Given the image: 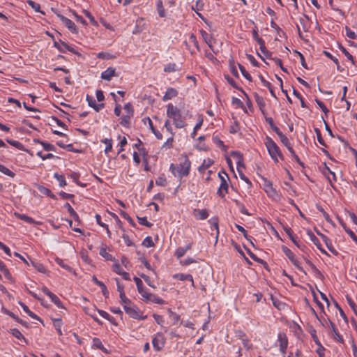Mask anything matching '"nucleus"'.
I'll return each instance as SVG.
<instances>
[{
  "label": "nucleus",
  "mask_w": 357,
  "mask_h": 357,
  "mask_svg": "<svg viewBox=\"0 0 357 357\" xmlns=\"http://www.w3.org/2000/svg\"><path fill=\"white\" fill-rule=\"evenodd\" d=\"M152 344L155 350L160 351L164 347L163 336L158 333L152 340Z\"/></svg>",
  "instance_id": "obj_12"
},
{
  "label": "nucleus",
  "mask_w": 357,
  "mask_h": 357,
  "mask_svg": "<svg viewBox=\"0 0 357 357\" xmlns=\"http://www.w3.org/2000/svg\"><path fill=\"white\" fill-rule=\"evenodd\" d=\"M55 260V262L59 265L61 268H63V269L68 271V272L70 273H72L73 271V268H71L69 265H68L67 264H66L64 262V261L62 259H60L59 257H56L54 259Z\"/></svg>",
  "instance_id": "obj_32"
},
{
  "label": "nucleus",
  "mask_w": 357,
  "mask_h": 357,
  "mask_svg": "<svg viewBox=\"0 0 357 357\" xmlns=\"http://www.w3.org/2000/svg\"><path fill=\"white\" fill-rule=\"evenodd\" d=\"M307 234L309 236L310 240L317 246V248L321 247V244L320 243L319 240L315 236L312 231L307 230Z\"/></svg>",
  "instance_id": "obj_44"
},
{
  "label": "nucleus",
  "mask_w": 357,
  "mask_h": 357,
  "mask_svg": "<svg viewBox=\"0 0 357 357\" xmlns=\"http://www.w3.org/2000/svg\"><path fill=\"white\" fill-rule=\"evenodd\" d=\"M255 98L257 104L259 105L260 109L262 111L263 108L265 107L264 98L261 96H259L257 93H255Z\"/></svg>",
  "instance_id": "obj_56"
},
{
  "label": "nucleus",
  "mask_w": 357,
  "mask_h": 357,
  "mask_svg": "<svg viewBox=\"0 0 357 357\" xmlns=\"http://www.w3.org/2000/svg\"><path fill=\"white\" fill-rule=\"evenodd\" d=\"M119 213L121 215V217H123L124 219L128 220V222L131 225L132 227H136V224L135 223L133 220L126 211L121 210Z\"/></svg>",
  "instance_id": "obj_46"
},
{
  "label": "nucleus",
  "mask_w": 357,
  "mask_h": 357,
  "mask_svg": "<svg viewBox=\"0 0 357 357\" xmlns=\"http://www.w3.org/2000/svg\"><path fill=\"white\" fill-rule=\"evenodd\" d=\"M236 335L240 340H241L243 347L247 349L250 350L252 347V344L249 343V339L248 338L246 334L242 331H237L236 332Z\"/></svg>",
  "instance_id": "obj_13"
},
{
  "label": "nucleus",
  "mask_w": 357,
  "mask_h": 357,
  "mask_svg": "<svg viewBox=\"0 0 357 357\" xmlns=\"http://www.w3.org/2000/svg\"><path fill=\"white\" fill-rule=\"evenodd\" d=\"M143 301H144L146 302H151L153 303H157V304H163L164 303V301L161 298H160L151 293H145V294L144 295Z\"/></svg>",
  "instance_id": "obj_14"
},
{
  "label": "nucleus",
  "mask_w": 357,
  "mask_h": 357,
  "mask_svg": "<svg viewBox=\"0 0 357 357\" xmlns=\"http://www.w3.org/2000/svg\"><path fill=\"white\" fill-rule=\"evenodd\" d=\"M340 50L342 52V53L345 55V56L350 60L353 64L355 63L354 59L353 56L342 45H340Z\"/></svg>",
  "instance_id": "obj_59"
},
{
  "label": "nucleus",
  "mask_w": 357,
  "mask_h": 357,
  "mask_svg": "<svg viewBox=\"0 0 357 357\" xmlns=\"http://www.w3.org/2000/svg\"><path fill=\"white\" fill-rule=\"evenodd\" d=\"M213 142L220 148H221L223 151H227V146H225L223 141H222L218 135L213 136Z\"/></svg>",
  "instance_id": "obj_42"
},
{
  "label": "nucleus",
  "mask_w": 357,
  "mask_h": 357,
  "mask_svg": "<svg viewBox=\"0 0 357 357\" xmlns=\"http://www.w3.org/2000/svg\"><path fill=\"white\" fill-rule=\"evenodd\" d=\"M139 224L141 225L146 226L147 227H151L153 224L147 220L146 217H137Z\"/></svg>",
  "instance_id": "obj_55"
},
{
  "label": "nucleus",
  "mask_w": 357,
  "mask_h": 357,
  "mask_svg": "<svg viewBox=\"0 0 357 357\" xmlns=\"http://www.w3.org/2000/svg\"><path fill=\"white\" fill-rule=\"evenodd\" d=\"M12 335L19 340H22L26 344H29L27 339H26L21 332L17 328H11L8 331Z\"/></svg>",
  "instance_id": "obj_20"
},
{
  "label": "nucleus",
  "mask_w": 357,
  "mask_h": 357,
  "mask_svg": "<svg viewBox=\"0 0 357 357\" xmlns=\"http://www.w3.org/2000/svg\"><path fill=\"white\" fill-rule=\"evenodd\" d=\"M264 181V189L266 192L267 195L273 199L278 198V194L277 190L273 187V183L266 178H263Z\"/></svg>",
  "instance_id": "obj_6"
},
{
  "label": "nucleus",
  "mask_w": 357,
  "mask_h": 357,
  "mask_svg": "<svg viewBox=\"0 0 357 357\" xmlns=\"http://www.w3.org/2000/svg\"><path fill=\"white\" fill-rule=\"evenodd\" d=\"M265 145L268 150V152L271 156V158L275 161L278 162V158H280L281 160H284V157L280 151L279 146L277 144L268 136H266Z\"/></svg>",
  "instance_id": "obj_1"
},
{
  "label": "nucleus",
  "mask_w": 357,
  "mask_h": 357,
  "mask_svg": "<svg viewBox=\"0 0 357 357\" xmlns=\"http://www.w3.org/2000/svg\"><path fill=\"white\" fill-rule=\"evenodd\" d=\"M132 115L126 114L121 117L120 124L125 128H130V120L132 117Z\"/></svg>",
  "instance_id": "obj_34"
},
{
  "label": "nucleus",
  "mask_w": 357,
  "mask_h": 357,
  "mask_svg": "<svg viewBox=\"0 0 357 357\" xmlns=\"http://www.w3.org/2000/svg\"><path fill=\"white\" fill-rule=\"evenodd\" d=\"M116 75V69L112 67H109L105 71L102 72L100 77L104 80L110 81L112 77Z\"/></svg>",
  "instance_id": "obj_15"
},
{
  "label": "nucleus",
  "mask_w": 357,
  "mask_h": 357,
  "mask_svg": "<svg viewBox=\"0 0 357 357\" xmlns=\"http://www.w3.org/2000/svg\"><path fill=\"white\" fill-rule=\"evenodd\" d=\"M178 94L176 89L174 88H168L165 96L162 98L163 101H167L171 100L172 98L176 97Z\"/></svg>",
  "instance_id": "obj_22"
},
{
  "label": "nucleus",
  "mask_w": 357,
  "mask_h": 357,
  "mask_svg": "<svg viewBox=\"0 0 357 357\" xmlns=\"http://www.w3.org/2000/svg\"><path fill=\"white\" fill-rule=\"evenodd\" d=\"M282 250L292 264L300 271H303V268L300 266V262L295 258V255L287 246L282 245Z\"/></svg>",
  "instance_id": "obj_7"
},
{
  "label": "nucleus",
  "mask_w": 357,
  "mask_h": 357,
  "mask_svg": "<svg viewBox=\"0 0 357 357\" xmlns=\"http://www.w3.org/2000/svg\"><path fill=\"white\" fill-rule=\"evenodd\" d=\"M229 67H230V72L236 78H238L239 77V75H238V70L236 69V67L234 64V60H231L229 61Z\"/></svg>",
  "instance_id": "obj_58"
},
{
  "label": "nucleus",
  "mask_w": 357,
  "mask_h": 357,
  "mask_svg": "<svg viewBox=\"0 0 357 357\" xmlns=\"http://www.w3.org/2000/svg\"><path fill=\"white\" fill-rule=\"evenodd\" d=\"M120 299H121V304L124 305H131L132 304V301L128 298L125 294V293H121V294L119 295Z\"/></svg>",
  "instance_id": "obj_61"
},
{
  "label": "nucleus",
  "mask_w": 357,
  "mask_h": 357,
  "mask_svg": "<svg viewBox=\"0 0 357 357\" xmlns=\"http://www.w3.org/2000/svg\"><path fill=\"white\" fill-rule=\"evenodd\" d=\"M235 226H236V229H237L240 232H241V233L243 234V236H244L247 240H248L249 241H250L251 244H252L253 246H255L254 243H252V237L249 236L248 235V234H247V231H246V230H245V229L242 226H241V225H239L236 224V225H235Z\"/></svg>",
  "instance_id": "obj_43"
},
{
  "label": "nucleus",
  "mask_w": 357,
  "mask_h": 357,
  "mask_svg": "<svg viewBox=\"0 0 357 357\" xmlns=\"http://www.w3.org/2000/svg\"><path fill=\"white\" fill-rule=\"evenodd\" d=\"M167 183V178L165 174H161L155 181V184L158 186H165Z\"/></svg>",
  "instance_id": "obj_53"
},
{
  "label": "nucleus",
  "mask_w": 357,
  "mask_h": 357,
  "mask_svg": "<svg viewBox=\"0 0 357 357\" xmlns=\"http://www.w3.org/2000/svg\"><path fill=\"white\" fill-rule=\"evenodd\" d=\"M82 13L84 15L90 20V22L92 24H97V22L96 21L94 17L91 15V13L87 10H83Z\"/></svg>",
  "instance_id": "obj_64"
},
{
  "label": "nucleus",
  "mask_w": 357,
  "mask_h": 357,
  "mask_svg": "<svg viewBox=\"0 0 357 357\" xmlns=\"http://www.w3.org/2000/svg\"><path fill=\"white\" fill-rule=\"evenodd\" d=\"M167 115L169 119H172L175 127L178 128V109L172 103H169L167 105Z\"/></svg>",
  "instance_id": "obj_4"
},
{
  "label": "nucleus",
  "mask_w": 357,
  "mask_h": 357,
  "mask_svg": "<svg viewBox=\"0 0 357 357\" xmlns=\"http://www.w3.org/2000/svg\"><path fill=\"white\" fill-rule=\"evenodd\" d=\"M307 264L310 266L312 271L314 273L316 276L321 280L324 278L321 271L316 267V266L310 260L306 261Z\"/></svg>",
  "instance_id": "obj_33"
},
{
  "label": "nucleus",
  "mask_w": 357,
  "mask_h": 357,
  "mask_svg": "<svg viewBox=\"0 0 357 357\" xmlns=\"http://www.w3.org/2000/svg\"><path fill=\"white\" fill-rule=\"evenodd\" d=\"M14 215L19 220H23L31 225H39L40 223L33 220L31 217L26 215V214L19 213L15 212Z\"/></svg>",
  "instance_id": "obj_17"
},
{
  "label": "nucleus",
  "mask_w": 357,
  "mask_h": 357,
  "mask_svg": "<svg viewBox=\"0 0 357 357\" xmlns=\"http://www.w3.org/2000/svg\"><path fill=\"white\" fill-rule=\"evenodd\" d=\"M54 178L59 181V186L61 188H64L67 185L66 178L63 175L59 174L58 173H54Z\"/></svg>",
  "instance_id": "obj_38"
},
{
  "label": "nucleus",
  "mask_w": 357,
  "mask_h": 357,
  "mask_svg": "<svg viewBox=\"0 0 357 357\" xmlns=\"http://www.w3.org/2000/svg\"><path fill=\"white\" fill-rule=\"evenodd\" d=\"M278 341L279 342L280 351L284 356L288 346V339L286 334L284 333H279Z\"/></svg>",
  "instance_id": "obj_9"
},
{
  "label": "nucleus",
  "mask_w": 357,
  "mask_h": 357,
  "mask_svg": "<svg viewBox=\"0 0 357 357\" xmlns=\"http://www.w3.org/2000/svg\"><path fill=\"white\" fill-rule=\"evenodd\" d=\"M52 320L53 321V326L56 330L58 335L61 336L63 335L61 331V326L63 325L62 319L61 318H52Z\"/></svg>",
  "instance_id": "obj_23"
},
{
  "label": "nucleus",
  "mask_w": 357,
  "mask_h": 357,
  "mask_svg": "<svg viewBox=\"0 0 357 357\" xmlns=\"http://www.w3.org/2000/svg\"><path fill=\"white\" fill-rule=\"evenodd\" d=\"M190 161L186 155H182L180 157V176L188 175L190 169Z\"/></svg>",
  "instance_id": "obj_5"
},
{
  "label": "nucleus",
  "mask_w": 357,
  "mask_h": 357,
  "mask_svg": "<svg viewBox=\"0 0 357 357\" xmlns=\"http://www.w3.org/2000/svg\"><path fill=\"white\" fill-rule=\"evenodd\" d=\"M240 71L241 72L243 76L248 79L249 82L252 81V78L250 73L245 70V67L243 66L241 64H238Z\"/></svg>",
  "instance_id": "obj_45"
},
{
  "label": "nucleus",
  "mask_w": 357,
  "mask_h": 357,
  "mask_svg": "<svg viewBox=\"0 0 357 357\" xmlns=\"http://www.w3.org/2000/svg\"><path fill=\"white\" fill-rule=\"evenodd\" d=\"M6 142L10 144L11 146L20 149V150H22L23 149V145L21 142H18V141H16V140H13V139H6Z\"/></svg>",
  "instance_id": "obj_57"
},
{
  "label": "nucleus",
  "mask_w": 357,
  "mask_h": 357,
  "mask_svg": "<svg viewBox=\"0 0 357 357\" xmlns=\"http://www.w3.org/2000/svg\"><path fill=\"white\" fill-rule=\"evenodd\" d=\"M208 222L214 227L216 230V241L218 240L219 235V228H218V217H213L208 220Z\"/></svg>",
  "instance_id": "obj_39"
},
{
  "label": "nucleus",
  "mask_w": 357,
  "mask_h": 357,
  "mask_svg": "<svg viewBox=\"0 0 357 357\" xmlns=\"http://www.w3.org/2000/svg\"><path fill=\"white\" fill-rule=\"evenodd\" d=\"M193 244L192 240L188 241L187 245L185 247L180 248V257H183L188 250L191 249L192 245Z\"/></svg>",
  "instance_id": "obj_49"
},
{
  "label": "nucleus",
  "mask_w": 357,
  "mask_h": 357,
  "mask_svg": "<svg viewBox=\"0 0 357 357\" xmlns=\"http://www.w3.org/2000/svg\"><path fill=\"white\" fill-rule=\"evenodd\" d=\"M92 281L94 284L98 285L99 287V288L101 289L103 296L105 298H108L109 297V291L107 290L106 285L102 282L98 280V278L95 275H93L92 277Z\"/></svg>",
  "instance_id": "obj_18"
},
{
  "label": "nucleus",
  "mask_w": 357,
  "mask_h": 357,
  "mask_svg": "<svg viewBox=\"0 0 357 357\" xmlns=\"http://www.w3.org/2000/svg\"><path fill=\"white\" fill-rule=\"evenodd\" d=\"M27 4L30 6L36 12H38L41 13L42 15H45V13L40 10V6L39 3L32 1V0H28L26 1Z\"/></svg>",
  "instance_id": "obj_37"
},
{
  "label": "nucleus",
  "mask_w": 357,
  "mask_h": 357,
  "mask_svg": "<svg viewBox=\"0 0 357 357\" xmlns=\"http://www.w3.org/2000/svg\"><path fill=\"white\" fill-rule=\"evenodd\" d=\"M102 143L106 144V147L105 149V153H107L109 151L112 150V139L105 138L101 141Z\"/></svg>",
  "instance_id": "obj_50"
},
{
  "label": "nucleus",
  "mask_w": 357,
  "mask_h": 357,
  "mask_svg": "<svg viewBox=\"0 0 357 357\" xmlns=\"http://www.w3.org/2000/svg\"><path fill=\"white\" fill-rule=\"evenodd\" d=\"M346 299H347V301L349 304V305L350 306V307L352 309V310L354 311V313H356L357 312V306L355 304V303L354 302V301L351 299V298L347 295L346 296Z\"/></svg>",
  "instance_id": "obj_63"
},
{
  "label": "nucleus",
  "mask_w": 357,
  "mask_h": 357,
  "mask_svg": "<svg viewBox=\"0 0 357 357\" xmlns=\"http://www.w3.org/2000/svg\"><path fill=\"white\" fill-rule=\"evenodd\" d=\"M97 58L100 59L109 60L116 59V56L114 54H112L109 52H100L98 53Z\"/></svg>",
  "instance_id": "obj_36"
},
{
  "label": "nucleus",
  "mask_w": 357,
  "mask_h": 357,
  "mask_svg": "<svg viewBox=\"0 0 357 357\" xmlns=\"http://www.w3.org/2000/svg\"><path fill=\"white\" fill-rule=\"evenodd\" d=\"M142 245L146 248L153 247L154 245V243H153L152 238L151 236H146L144 239V241L142 242Z\"/></svg>",
  "instance_id": "obj_62"
},
{
  "label": "nucleus",
  "mask_w": 357,
  "mask_h": 357,
  "mask_svg": "<svg viewBox=\"0 0 357 357\" xmlns=\"http://www.w3.org/2000/svg\"><path fill=\"white\" fill-rule=\"evenodd\" d=\"M99 254H100V255L101 257L105 258V260H107V261H115V258L112 255L109 254L107 252L106 247L101 248L100 250Z\"/></svg>",
  "instance_id": "obj_29"
},
{
  "label": "nucleus",
  "mask_w": 357,
  "mask_h": 357,
  "mask_svg": "<svg viewBox=\"0 0 357 357\" xmlns=\"http://www.w3.org/2000/svg\"><path fill=\"white\" fill-rule=\"evenodd\" d=\"M218 176L221 181L220 185L217 191V194L224 197L226 194L228 193V184L226 178H229L228 174L225 170H222L218 173Z\"/></svg>",
  "instance_id": "obj_3"
},
{
  "label": "nucleus",
  "mask_w": 357,
  "mask_h": 357,
  "mask_svg": "<svg viewBox=\"0 0 357 357\" xmlns=\"http://www.w3.org/2000/svg\"><path fill=\"white\" fill-rule=\"evenodd\" d=\"M37 156L40 157L43 160H45L47 159H52V158H59V157L55 156L52 153H47V154H43V152L41 151H38L36 153Z\"/></svg>",
  "instance_id": "obj_51"
},
{
  "label": "nucleus",
  "mask_w": 357,
  "mask_h": 357,
  "mask_svg": "<svg viewBox=\"0 0 357 357\" xmlns=\"http://www.w3.org/2000/svg\"><path fill=\"white\" fill-rule=\"evenodd\" d=\"M41 289L42 291L47 295L59 308H64V306L59 297L51 292L47 287L43 286Z\"/></svg>",
  "instance_id": "obj_8"
},
{
  "label": "nucleus",
  "mask_w": 357,
  "mask_h": 357,
  "mask_svg": "<svg viewBox=\"0 0 357 357\" xmlns=\"http://www.w3.org/2000/svg\"><path fill=\"white\" fill-rule=\"evenodd\" d=\"M271 300L273 302V305L278 310L284 309L285 304L280 301L278 300L277 298H274L273 296H271Z\"/></svg>",
  "instance_id": "obj_52"
},
{
  "label": "nucleus",
  "mask_w": 357,
  "mask_h": 357,
  "mask_svg": "<svg viewBox=\"0 0 357 357\" xmlns=\"http://www.w3.org/2000/svg\"><path fill=\"white\" fill-rule=\"evenodd\" d=\"M68 176L70 178L73 179V181L78 185V186H80V187H84L85 186V184L82 183V182L79 181V177H80V174L78 173V172H71L70 174H68Z\"/></svg>",
  "instance_id": "obj_28"
},
{
  "label": "nucleus",
  "mask_w": 357,
  "mask_h": 357,
  "mask_svg": "<svg viewBox=\"0 0 357 357\" xmlns=\"http://www.w3.org/2000/svg\"><path fill=\"white\" fill-rule=\"evenodd\" d=\"M195 215L197 219L205 220L208 217V213L206 209L195 210Z\"/></svg>",
  "instance_id": "obj_31"
},
{
  "label": "nucleus",
  "mask_w": 357,
  "mask_h": 357,
  "mask_svg": "<svg viewBox=\"0 0 357 357\" xmlns=\"http://www.w3.org/2000/svg\"><path fill=\"white\" fill-rule=\"evenodd\" d=\"M213 163V161L210 158H208L207 160H204L203 161V163L202 164V165L199 166L198 168L199 172L200 173H203L206 169H208L210 166H211Z\"/></svg>",
  "instance_id": "obj_35"
},
{
  "label": "nucleus",
  "mask_w": 357,
  "mask_h": 357,
  "mask_svg": "<svg viewBox=\"0 0 357 357\" xmlns=\"http://www.w3.org/2000/svg\"><path fill=\"white\" fill-rule=\"evenodd\" d=\"M60 42H61V45L64 47L66 52L69 51V52H72L73 54L77 55L78 56H82L81 53H79L77 50V49H76L77 47L75 45H69L67 43L61 40V39H60Z\"/></svg>",
  "instance_id": "obj_21"
},
{
  "label": "nucleus",
  "mask_w": 357,
  "mask_h": 357,
  "mask_svg": "<svg viewBox=\"0 0 357 357\" xmlns=\"http://www.w3.org/2000/svg\"><path fill=\"white\" fill-rule=\"evenodd\" d=\"M282 227H283L284 231L288 235V236L291 240V241L294 243V244L297 245L298 241L296 240V237L293 234L292 229L287 225H283Z\"/></svg>",
  "instance_id": "obj_30"
},
{
  "label": "nucleus",
  "mask_w": 357,
  "mask_h": 357,
  "mask_svg": "<svg viewBox=\"0 0 357 357\" xmlns=\"http://www.w3.org/2000/svg\"><path fill=\"white\" fill-rule=\"evenodd\" d=\"M157 10L158 13V15L160 17H164L165 16V9L162 5V1L161 0H158L157 3Z\"/></svg>",
  "instance_id": "obj_47"
},
{
  "label": "nucleus",
  "mask_w": 357,
  "mask_h": 357,
  "mask_svg": "<svg viewBox=\"0 0 357 357\" xmlns=\"http://www.w3.org/2000/svg\"><path fill=\"white\" fill-rule=\"evenodd\" d=\"M150 128L152 130L153 133L155 135V137L158 139H162V135L156 129L154 128L152 121L148 118Z\"/></svg>",
  "instance_id": "obj_48"
},
{
  "label": "nucleus",
  "mask_w": 357,
  "mask_h": 357,
  "mask_svg": "<svg viewBox=\"0 0 357 357\" xmlns=\"http://www.w3.org/2000/svg\"><path fill=\"white\" fill-rule=\"evenodd\" d=\"M43 147L46 151H56V148L53 144L47 142L43 143Z\"/></svg>",
  "instance_id": "obj_60"
},
{
  "label": "nucleus",
  "mask_w": 357,
  "mask_h": 357,
  "mask_svg": "<svg viewBox=\"0 0 357 357\" xmlns=\"http://www.w3.org/2000/svg\"><path fill=\"white\" fill-rule=\"evenodd\" d=\"M322 240L324 241L327 248L334 255H337L338 252L334 248V247L332 245L331 240L328 238L326 236H321Z\"/></svg>",
  "instance_id": "obj_25"
},
{
  "label": "nucleus",
  "mask_w": 357,
  "mask_h": 357,
  "mask_svg": "<svg viewBox=\"0 0 357 357\" xmlns=\"http://www.w3.org/2000/svg\"><path fill=\"white\" fill-rule=\"evenodd\" d=\"M328 324L331 328V331L333 333V339L340 342L343 344L344 342L342 335L338 332V330L337 327L335 326V324L332 322L330 319H328Z\"/></svg>",
  "instance_id": "obj_11"
},
{
  "label": "nucleus",
  "mask_w": 357,
  "mask_h": 357,
  "mask_svg": "<svg viewBox=\"0 0 357 357\" xmlns=\"http://www.w3.org/2000/svg\"><path fill=\"white\" fill-rule=\"evenodd\" d=\"M29 266L31 265L33 268H35L38 272L41 273H47V269L46 268L43 266V264H41L40 261H38L35 259H33L30 257H29Z\"/></svg>",
  "instance_id": "obj_16"
},
{
  "label": "nucleus",
  "mask_w": 357,
  "mask_h": 357,
  "mask_svg": "<svg viewBox=\"0 0 357 357\" xmlns=\"http://www.w3.org/2000/svg\"><path fill=\"white\" fill-rule=\"evenodd\" d=\"M123 310H125L126 313L132 319L137 320H145L147 319V315L140 314L139 310L134 303L129 305H124Z\"/></svg>",
  "instance_id": "obj_2"
},
{
  "label": "nucleus",
  "mask_w": 357,
  "mask_h": 357,
  "mask_svg": "<svg viewBox=\"0 0 357 357\" xmlns=\"http://www.w3.org/2000/svg\"><path fill=\"white\" fill-rule=\"evenodd\" d=\"M38 189L40 193L53 199H57L56 196L49 188L44 186H39Z\"/></svg>",
  "instance_id": "obj_26"
},
{
  "label": "nucleus",
  "mask_w": 357,
  "mask_h": 357,
  "mask_svg": "<svg viewBox=\"0 0 357 357\" xmlns=\"http://www.w3.org/2000/svg\"><path fill=\"white\" fill-rule=\"evenodd\" d=\"M180 280L188 281L190 282V287H194V280H193L192 275L180 273Z\"/></svg>",
  "instance_id": "obj_41"
},
{
  "label": "nucleus",
  "mask_w": 357,
  "mask_h": 357,
  "mask_svg": "<svg viewBox=\"0 0 357 357\" xmlns=\"http://www.w3.org/2000/svg\"><path fill=\"white\" fill-rule=\"evenodd\" d=\"M133 280L135 282L138 292L144 298V295L145 294V293H147V292L144 289L143 282H142V280L137 277H134Z\"/></svg>",
  "instance_id": "obj_27"
},
{
  "label": "nucleus",
  "mask_w": 357,
  "mask_h": 357,
  "mask_svg": "<svg viewBox=\"0 0 357 357\" xmlns=\"http://www.w3.org/2000/svg\"><path fill=\"white\" fill-rule=\"evenodd\" d=\"M0 172L3 173V174L8 176L11 178L15 177V173L13 171L10 170L8 168H7L6 166H4L2 164H0Z\"/></svg>",
  "instance_id": "obj_40"
},
{
  "label": "nucleus",
  "mask_w": 357,
  "mask_h": 357,
  "mask_svg": "<svg viewBox=\"0 0 357 357\" xmlns=\"http://www.w3.org/2000/svg\"><path fill=\"white\" fill-rule=\"evenodd\" d=\"M92 349H98L101 350L105 354H108V350L103 346L101 340L98 337L93 338V344L91 346Z\"/></svg>",
  "instance_id": "obj_19"
},
{
  "label": "nucleus",
  "mask_w": 357,
  "mask_h": 357,
  "mask_svg": "<svg viewBox=\"0 0 357 357\" xmlns=\"http://www.w3.org/2000/svg\"><path fill=\"white\" fill-rule=\"evenodd\" d=\"M225 78L227 81V82L234 89L239 90L241 91L246 97H248L247 93L245 92V91L241 88L239 87L236 82L234 80L233 78H231L229 75H225Z\"/></svg>",
  "instance_id": "obj_24"
},
{
  "label": "nucleus",
  "mask_w": 357,
  "mask_h": 357,
  "mask_svg": "<svg viewBox=\"0 0 357 357\" xmlns=\"http://www.w3.org/2000/svg\"><path fill=\"white\" fill-rule=\"evenodd\" d=\"M59 19L64 24V25L72 32L73 33H77L78 29L75 24L70 19L63 16V15H58Z\"/></svg>",
  "instance_id": "obj_10"
},
{
  "label": "nucleus",
  "mask_w": 357,
  "mask_h": 357,
  "mask_svg": "<svg viewBox=\"0 0 357 357\" xmlns=\"http://www.w3.org/2000/svg\"><path fill=\"white\" fill-rule=\"evenodd\" d=\"M310 333L314 342H315V344L318 346H320V347H321L322 349H324V347L321 344V342L319 340V338L317 335L316 330L312 328V330H310Z\"/></svg>",
  "instance_id": "obj_54"
}]
</instances>
